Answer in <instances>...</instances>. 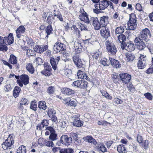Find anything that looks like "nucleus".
I'll list each match as a JSON object with an SVG mask.
<instances>
[{
  "instance_id": "1",
  "label": "nucleus",
  "mask_w": 153,
  "mask_h": 153,
  "mask_svg": "<svg viewBox=\"0 0 153 153\" xmlns=\"http://www.w3.org/2000/svg\"><path fill=\"white\" fill-rule=\"evenodd\" d=\"M151 36V35L149 30L147 28L143 29L140 33L138 34V37L135 38H140L141 40L148 42L149 39Z\"/></svg>"
},
{
  "instance_id": "2",
  "label": "nucleus",
  "mask_w": 153,
  "mask_h": 153,
  "mask_svg": "<svg viewBox=\"0 0 153 153\" xmlns=\"http://www.w3.org/2000/svg\"><path fill=\"white\" fill-rule=\"evenodd\" d=\"M129 17V20L128 23V29L130 30H135L137 25L136 16L134 13H131Z\"/></svg>"
},
{
  "instance_id": "3",
  "label": "nucleus",
  "mask_w": 153,
  "mask_h": 153,
  "mask_svg": "<svg viewBox=\"0 0 153 153\" xmlns=\"http://www.w3.org/2000/svg\"><path fill=\"white\" fill-rule=\"evenodd\" d=\"M108 6V1L106 0H103L99 2V4L94 5L95 9H94V12L96 13H100V10H104Z\"/></svg>"
},
{
  "instance_id": "4",
  "label": "nucleus",
  "mask_w": 153,
  "mask_h": 153,
  "mask_svg": "<svg viewBox=\"0 0 153 153\" xmlns=\"http://www.w3.org/2000/svg\"><path fill=\"white\" fill-rule=\"evenodd\" d=\"M137 65L139 69H142L146 66L148 61L147 57L146 55L140 54L138 59Z\"/></svg>"
},
{
  "instance_id": "5",
  "label": "nucleus",
  "mask_w": 153,
  "mask_h": 153,
  "mask_svg": "<svg viewBox=\"0 0 153 153\" xmlns=\"http://www.w3.org/2000/svg\"><path fill=\"white\" fill-rule=\"evenodd\" d=\"M106 48L108 53L111 55H115L117 51L115 45L110 41H107L105 43Z\"/></svg>"
},
{
  "instance_id": "6",
  "label": "nucleus",
  "mask_w": 153,
  "mask_h": 153,
  "mask_svg": "<svg viewBox=\"0 0 153 153\" xmlns=\"http://www.w3.org/2000/svg\"><path fill=\"white\" fill-rule=\"evenodd\" d=\"M14 143L13 137L11 135H10L1 145L3 149L4 150H6L11 148Z\"/></svg>"
},
{
  "instance_id": "7",
  "label": "nucleus",
  "mask_w": 153,
  "mask_h": 153,
  "mask_svg": "<svg viewBox=\"0 0 153 153\" xmlns=\"http://www.w3.org/2000/svg\"><path fill=\"white\" fill-rule=\"evenodd\" d=\"M65 49V45L64 44L58 42L55 43L53 46V52L55 53L60 52L62 53Z\"/></svg>"
},
{
  "instance_id": "8",
  "label": "nucleus",
  "mask_w": 153,
  "mask_h": 153,
  "mask_svg": "<svg viewBox=\"0 0 153 153\" xmlns=\"http://www.w3.org/2000/svg\"><path fill=\"white\" fill-rule=\"evenodd\" d=\"M20 79L17 80V83L21 87H23V84L26 85L29 83V77L27 75L22 74L20 76Z\"/></svg>"
},
{
  "instance_id": "9",
  "label": "nucleus",
  "mask_w": 153,
  "mask_h": 153,
  "mask_svg": "<svg viewBox=\"0 0 153 153\" xmlns=\"http://www.w3.org/2000/svg\"><path fill=\"white\" fill-rule=\"evenodd\" d=\"M44 69L41 72V73L46 76H49L51 74V67L49 63L45 62L44 64Z\"/></svg>"
},
{
  "instance_id": "10",
  "label": "nucleus",
  "mask_w": 153,
  "mask_h": 153,
  "mask_svg": "<svg viewBox=\"0 0 153 153\" xmlns=\"http://www.w3.org/2000/svg\"><path fill=\"white\" fill-rule=\"evenodd\" d=\"M94 27L95 30H97L100 29L101 27L100 22L97 17H90V23Z\"/></svg>"
},
{
  "instance_id": "11",
  "label": "nucleus",
  "mask_w": 153,
  "mask_h": 153,
  "mask_svg": "<svg viewBox=\"0 0 153 153\" xmlns=\"http://www.w3.org/2000/svg\"><path fill=\"white\" fill-rule=\"evenodd\" d=\"M88 82L83 80H77L74 82L72 84L73 86L78 87L80 88H84L87 87Z\"/></svg>"
},
{
  "instance_id": "12",
  "label": "nucleus",
  "mask_w": 153,
  "mask_h": 153,
  "mask_svg": "<svg viewBox=\"0 0 153 153\" xmlns=\"http://www.w3.org/2000/svg\"><path fill=\"white\" fill-rule=\"evenodd\" d=\"M134 42L136 44L137 47L140 50H143L146 47L145 43L143 40L140 39V38H135Z\"/></svg>"
},
{
  "instance_id": "13",
  "label": "nucleus",
  "mask_w": 153,
  "mask_h": 153,
  "mask_svg": "<svg viewBox=\"0 0 153 153\" xmlns=\"http://www.w3.org/2000/svg\"><path fill=\"white\" fill-rule=\"evenodd\" d=\"M102 28L100 30L101 36L105 39H107L110 36V30L108 27L106 26L101 27Z\"/></svg>"
},
{
  "instance_id": "14",
  "label": "nucleus",
  "mask_w": 153,
  "mask_h": 153,
  "mask_svg": "<svg viewBox=\"0 0 153 153\" xmlns=\"http://www.w3.org/2000/svg\"><path fill=\"white\" fill-rule=\"evenodd\" d=\"M76 53L74 55L73 58V61L77 67L81 68L83 64L81 59L79 58L78 53Z\"/></svg>"
},
{
  "instance_id": "15",
  "label": "nucleus",
  "mask_w": 153,
  "mask_h": 153,
  "mask_svg": "<svg viewBox=\"0 0 153 153\" xmlns=\"http://www.w3.org/2000/svg\"><path fill=\"white\" fill-rule=\"evenodd\" d=\"M119 75L123 82L125 84L128 83L131 80V76L128 74L123 73L120 74Z\"/></svg>"
},
{
  "instance_id": "16",
  "label": "nucleus",
  "mask_w": 153,
  "mask_h": 153,
  "mask_svg": "<svg viewBox=\"0 0 153 153\" xmlns=\"http://www.w3.org/2000/svg\"><path fill=\"white\" fill-rule=\"evenodd\" d=\"M121 48L122 49H125L128 51H132L135 49V46L131 41L123 44V45L121 46Z\"/></svg>"
},
{
  "instance_id": "17",
  "label": "nucleus",
  "mask_w": 153,
  "mask_h": 153,
  "mask_svg": "<svg viewBox=\"0 0 153 153\" xmlns=\"http://www.w3.org/2000/svg\"><path fill=\"white\" fill-rule=\"evenodd\" d=\"M60 58L59 56H58L55 58L51 57L50 59V61L51 64L52 66V68L54 71L57 69V65L58 62L60 59Z\"/></svg>"
},
{
  "instance_id": "18",
  "label": "nucleus",
  "mask_w": 153,
  "mask_h": 153,
  "mask_svg": "<svg viewBox=\"0 0 153 153\" xmlns=\"http://www.w3.org/2000/svg\"><path fill=\"white\" fill-rule=\"evenodd\" d=\"M72 138L71 137H68L67 135H62L60 138V141L62 142V144L65 145H68L71 143Z\"/></svg>"
},
{
  "instance_id": "19",
  "label": "nucleus",
  "mask_w": 153,
  "mask_h": 153,
  "mask_svg": "<svg viewBox=\"0 0 153 153\" xmlns=\"http://www.w3.org/2000/svg\"><path fill=\"white\" fill-rule=\"evenodd\" d=\"M25 29L24 26H20L16 31V34L17 37L18 38H22L23 36L22 35L25 32Z\"/></svg>"
},
{
  "instance_id": "20",
  "label": "nucleus",
  "mask_w": 153,
  "mask_h": 153,
  "mask_svg": "<svg viewBox=\"0 0 153 153\" xmlns=\"http://www.w3.org/2000/svg\"><path fill=\"white\" fill-rule=\"evenodd\" d=\"M48 46L47 45H36L34 48L35 51L37 53H41L47 50Z\"/></svg>"
},
{
  "instance_id": "21",
  "label": "nucleus",
  "mask_w": 153,
  "mask_h": 153,
  "mask_svg": "<svg viewBox=\"0 0 153 153\" xmlns=\"http://www.w3.org/2000/svg\"><path fill=\"white\" fill-rule=\"evenodd\" d=\"M47 130L50 131L51 132L49 138L52 140H56L57 135L55 133V131L52 127L49 126L46 128Z\"/></svg>"
},
{
  "instance_id": "22",
  "label": "nucleus",
  "mask_w": 153,
  "mask_h": 153,
  "mask_svg": "<svg viewBox=\"0 0 153 153\" xmlns=\"http://www.w3.org/2000/svg\"><path fill=\"white\" fill-rule=\"evenodd\" d=\"M109 59L110 63H111V65L113 67L117 68L120 67V65L117 60L111 58H109Z\"/></svg>"
},
{
  "instance_id": "23",
  "label": "nucleus",
  "mask_w": 153,
  "mask_h": 153,
  "mask_svg": "<svg viewBox=\"0 0 153 153\" xmlns=\"http://www.w3.org/2000/svg\"><path fill=\"white\" fill-rule=\"evenodd\" d=\"M6 43V45H9L12 44L14 42L13 34V33H10L7 37H5Z\"/></svg>"
},
{
  "instance_id": "24",
  "label": "nucleus",
  "mask_w": 153,
  "mask_h": 153,
  "mask_svg": "<svg viewBox=\"0 0 153 153\" xmlns=\"http://www.w3.org/2000/svg\"><path fill=\"white\" fill-rule=\"evenodd\" d=\"M75 52L76 53H79L82 51V46L80 43L76 42L74 43Z\"/></svg>"
},
{
  "instance_id": "25",
  "label": "nucleus",
  "mask_w": 153,
  "mask_h": 153,
  "mask_svg": "<svg viewBox=\"0 0 153 153\" xmlns=\"http://www.w3.org/2000/svg\"><path fill=\"white\" fill-rule=\"evenodd\" d=\"M108 16H103L100 18V22L101 27L106 26V24L108 22Z\"/></svg>"
},
{
  "instance_id": "26",
  "label": "nucleus",
  "mask_w": 153,
  "mask_h": 153,
  "mask_svg": "<svg viewBox=\"0 0 153 153\" xmlns=\"http://www.w3.org/2000/svg\"><path fill=\"white\" fill-rule=\"evenodd\" d=\"M61 92L63 94L68 95H71L74 93L73 90L70 89L65 88H64L61 89Z\"/></svg>"
},
{
  "instance_id": "27",
  "label": "nucleus",
  "mask_w": 153,
  "mask_h": 153,
  "mask_svg": "<svg viewBox=\"0 0 153 153\" xmlns=\"http://www.w3.org/2000/svg\"><path fill=\"white\" fill-rule=\"evenodd\" d=\"M126 61L128 62H131L134 59L135 56L134 54L131 53H127L126 54Z\"/></svg>"
},
{
  "instance_id": "28",
  "label": "nucleus",
  "mask_w": 153,
  "mask_h": 153,
  "mask_svg": "<svg viewBox=\"0 0 153 153\" xmlns=\"http://www.w3.org/2000/svg\"><path fill=\"white\" fill-rule=\"evenodd\" d=\"M118 39L119 41L121 43L122 45V46H123V44H125L126 43L125 42L126 40V36L123 34H121L118 37Z\"/></svg>"
},
{
  "instance_id": "29",
  "label": "nucleus",
  "mask_w": 153,
  "mask_h": 153,
  "mask_svg": "<svg viewBox=\"0 0 153 153\" xmlns=\"http://www.w3.org/2000/svg\"><path fill=\"white\" fill-rule=\"evenodd\" d=\"M85 140L87 141L89 143H91L94 145H96L97 142L91 136H88L84 137Z\"/></svg>"
},
{
  "instance_id": "30",
  "label": "nucleus",
  "mask_w": 153,
  "mask_h": 153,
  "mask_svg": "<svg viewBox=\"0 0 153 153\" xmlns=\"http://www.w3.org/2000/svg\"><path fill=\"white\" fill-rule=\"evenodd\" d=\"M53 15L54 19H55L56 17L57 19H58L61 22L64 21V19L62 16L59 11H58L56 13H53Z\"/></svg>"
},
{
  "instance_id": "31",
  "label": "nucleus",
  "mask_w": 153,
  "mask_h": 153,
  "mask_svg": "<svg viewBox=\"0 0 153 153\" xmlns=\"http://www.w3.org/2000/svg\"><path fill=\"white\" fill-rule=\"evenodd\" d=\"M45 31L47 34V36H46L45 38L48 37V35L53 33V29L51 25H48L45 29Z\"/></svg>"
},
{
  "instance_id": "32",
  "label": "nucleus",
  "mask_w": 153,
  "mask_h": 153,
  "mask_svg": "<svg viewBox=\"0 0 153 153\" xmlns=\"http://www.w3.org/2000/svg\"><path fill=\"white\" fill-rule=\"evenodd\" d=\"M117 151L120 153H126L127 152L126 148L123 145H120L118 146Z\"/></svg>"
},
{
  "instance_id": "33",
  "label": "nucleus",
  "mask_w": 153,
  "mask_h": 153,
  "mask_svg": "<svg viewBox=\"0 0 153 153\" xmlns=\"http://www.w3.org/2000/svg\"><path fill=\"white\" fill-rule=\"evenodd\" d=\"M9 61L10 63L13 64H16L17 62L16 57L13 54L10 55Z\"/></svg>"
},
{
  "instance_id": "34",
  "label": "nucleus",
  "mask_w": 153,
  "mask_h": 153,
  "mask_svg": "<svg viewBox=\"0 0 153 153\" xmlns=\"http://www.w3.org/2000/svg\"><path fill=\"white\" fill-rule=\"evenodd\" d=\"M101 54L99 50H97L91 53V55L93 58L97 59Z\"/></svg>"
},
{
  "instance_id": "35",
  "label": "nucleus",
  "mask_w": 153,
  "mask_h": 153,
  "mask_svg": "<svg viewBox=\"0 0 153 153\" xmlns=\"http://www.w3.org/2000/svg\"><path fill=\"white\" fill-rule=\"evenodd\" d=\"M26 146L23 145L19 147L16 151V153H26Z\"/></svg>"
},
{
  "instance_id": "36",
  "label": "nucleus",
  "mask_w": 153,
  "mask_h": 153,
  "mask_svg": "<svg viewBox=\"0 0 153 153\" xmlns=\"http://www.w3.org/2000/svg\"><path fill=\"white\" fill-rule=\"evenodd\" d=\"M26 68L27 71L31 74L33 73L34 70L32 64L28 63L26 65Z\"/></svg>"
},
{
  "instance_id": "37",
  "label": "nucleus",
  "mask_w": 153,
  "mask_h": 153,
  "mask_svg": "<svg viewBox=\"0 0 153 153\" xmlns=\"http://www.w3.org/2000/svg\"><path fill=\"white\" fill-rule=\"evenodd\" d=\"M21 90L20 88L18 86H16L13 90V95L15 98L17 97L19 95Z\"/></svg>"
},
{
  "instance_id": "38",
  "label": "nucleus",
  "mask_w": 153,
  "mask_h": 153,
  "mask_svg": "<svg viewBox=\"0 0 153 153\" xmlns=\"http://www.w3.org/2000/svg\"><path fill=\"white\" fill-rule=\"evenodd\" d=\"M38 107L40 109L45 110L47 108V107L46 105L45 102L44 101H42L39 102Z\"/></svg>"
},
{
  "instance_id": "39",
  "label": "nucleus",
  "mask_w": 153,
  "mask_h": 153,
  "mask_svg": "<svg viewBox=\"0 0 153 153\" xmlns=\"http://www.w3.org/2000/svg\"><path fill=\"white\" fill-rule=\"evenodd\" d=\"M124 28L122 26L117 27L115 30V34H121L124 32Z\"/></svg>"
},
{
  "instance_id": "40",
  "label": "nucleus",
  "mask_w": 153,
  "mask_h": 153,
  "mask_svg": "<svg viewBox=\"0 0 153 153\" xmlns=\"http://www.w3.org/2000/svg\"><path fill=\"white\" fill-rule=\"evenodd\" d=\"M101 64L104 66H108L110 64V60L105 58H103L100 60Z\"/></svg>"
},
{
  "instance_id": "41",
  "label": "nucleus",
  "mask_w": 153,
  "mask_h": 153,
  "mask_svg": "<svg viewBox=\"0 0 153 153\" xmlns=\"http://www.w3.org/2000/svg\"><path fill=\"white\" fill-rule=\"evenodd\" d=\"M137 146L135 144L132 145H129L128 148H127L128 151L131 152H135L137 149Z\"/></svg>"
},
{
  "instance_id": "42",
  "label": "nucleus",
  "mask_w": 153,
  "mask_h": 153,
  "mask_svg": "<svg viewBox=\"0 0 153 153\" xmlns=\"http://www.w3.org/2000/svg\"><path fill=\"white\" fill-rule=\"evenodd\" d=\"M48 117L54 115L56 114V111L53 108H48L47 111Z\"/></svg>"
},
{
  "instance_id": "43",
  "label": "nucleus",
  "mask_w": 153,
  "mask_h": 153,
  "mask_svg": "<svg viewBox=\"0 0 153 153\" xmlns=\"http://www.w3.org/2000/svg\"><path fill=\"white\" fill-rule=\"evenodd\" d=\"M79 120H77L76 121H74L73 122L74 125L76 127H79L82 126L83 122L82 121H81L79 120Z\"/></svg>"
},
{
  "instance_id": "44",
  "label": "nucleus",
  "mask_w": 153,
  "mask_h": 153,
  "mask_svg": "<svg viewBox=\"0 0 153 153\" xmlns=\"http://www.w3.org/2000/svg\"><path fill=\"white\" fill-rule=\"evenodd\" d=\"M97 148L99 151H101L103 152L107 151V149L104 145H99L98 146Z\"/></svg>"
},
{
  "instance_id": "45",
  "label": "nucleus",
  "mask_w": 153,
  "mask_h": 153,
  "mask_svg": "<svg viewBox=\"0 0 153 153\" xmlns=\"http://www.w3.org/2000/svg\"><path fill=\"white\" fill-rule=\"evenodd\" d=\"M55 89L54 86H51L49 87L47 89V92L50 94H53L55 91Z\"/></svg>"
},
{
  "instance_id": "46",
  "label": "nucleus",
  "mask_w": 153,
  "mask_h": 153,
  "mask_svg": "<svg viewBox=\"0 0 153 153\" xmlns=\"http://www.w3.org/2000/svg\"><path fill=\"white\" fill-rule=\"evenodd\" d=\"M71 70L66 69L62 71V75L64 76H69V75L71 74Z\"/></svg>"
},
{
  "instance_id": "47",
  "label": "nucleus",
  "mask_w": 153,
  "mask_h": 153,
  "mask_svg": "<svg viewBox=\"0 0 153 153\" xmlns=\"http://www.w3.org/2000/svg\"><path fill=\"white\" fill-rule=\"evenodd\" d=\"M85 74V73L81 70H79L78 71L77 76L78 78L83 79Z\"/></svg>"
},
{
  "instance_id": "48",
  "label": "nucleus",
  "mask_w": 153,
  "mask_h": 153,
  "mask_svg": "<svg viewBox=\"0 0 153 153\" xmlns=\"http://www.w3.org/2000/svg\"><path fill=\"white\" fill-rule=\"evenodd\" d=\"M37 108V102L35 101L31 102L30 104V108L33 110L36 111Z\"/></svg>"
},
{
  "instance_id": "49",
  "label": "nucleus",
  "mask_w": 153,
  "mask_h": 153,
  "mask_svg": "<svg viewBox=\"0 0 153 153\" xmlns=\"http://www.w3.org/2000/svg\"><path fill=\"white\" fill-rule=\"evenodd\" d=\"M73 150L72 149H62L61 153H73Z\"/></svg>"
},
{
  "instance_id": "50",
  "label": "nucleus",
  "mask_w": 153,
  "mask_h": 153,
  "mask_svg": "<svg viewBox=\"0 0 153 153\" xmlns=\"http://www.w3.org/2000/svg\"><path fill=\"white\" fill-rule=\"evenodd\" d=\"M52 14L49 13L48 14V16L46 21V22L48 23L51 25L52 23L53 20L54 19V17H52Z\"/></svg>"
},
{
  "instance_id": "51",
  "label": "nucleus",
  "mask_w": 153,
  "mask_h": 153,
  "mask_svg": "<svg viewBox=\"0 0 153 153\" xmlns=\"http://www.w3.org/2000/svg\"><path fill=\"white\" fill-rule=\"evenodd\" d=\"M43 144L45 145L48 147H53L54 145L53 142L51 141L45 140L43 142Z\"/></svg>"
},
{
  "instance_id": "52",
  "label": "nucleus",
  "mask_w": 153,
  "mask_h": 153,
  "mask_svg": "<svg viewBox=\"0 0 153 153\" xmlns=\"http://www.w3.org/2000/svg\"><path fill=\"white\" fill-rule=\"evenodd\" d=\"M100 91L103 96L105 97L106 98L108 99H112V97L110 96L106 91L103 90L101 91Z\"/></svg>"
},
{
  "instance_id": "53",
  "label": "nucleus",
  "mask_w": 153,
  "mask_h": 153,
  "mask_svg": "<svg viewBox=\"0 0 153 153\" xmlns=\"http://www.w3.org/2000/svg\"><path fill=\"white\" fill-rule=\"evenodd\" d=\"M111 77L112 79L115 83L117 82L118 77L117 74L115 73L111 75Z\"/></svg>"
},
{
  "instance_id": "54",
  "label": "nucleus",
  "mask_w": 153,
  "mask_h": 153,
  "mask_svg": "<svg viewBox=\"0 0 153 153\" xmlns=\"http://www.w3.org/2000/svg\"><path fill=\"white\" fill-rule=\"evenodd\" d=\"M62 149L59 147H54L52 149V151L54 153H61Z\"/></svg>"
},
{
  "instance_id": "55",
  "label": "nucleus",
  "mask_w": 153,
  "mask_h": 153,
  "mask_svg": "<svg viewBox=\"0 0 153 153\" xmlns=\"http://www.w3.org/2000/svg\"><path fill=\"white\" fill-rule=\"evenodd\" d=\"M142 146L144 149H147L149 147V141L147 140H145L142 142Z\"/></svg>"
},
{
  "instance_id": "56",
  "label": "nucleus",
  "mask_w": 153,
  "mask_h": 153,
  "mask_svg": "<svg viewBox=\"0 0 153 153\" xmlns=\"http://www.w3.org/2000/svg\"><path fill=\"white\" fill-rule=\"evenodd\" d=\"M144 95L147 99L151 100H152L153 96L149 92L144 94Z\"/></svg>"
},
{
  "instance_id": "57",
  "label": "nucleus",
  "mask_w": 153,
  "mask_h": 153,
  "mask_svg": "<svg viewBox=\"0 0 153 153\" xmlns=\"http://www.w3.org/2000/svg\"><path fill=\"white\" fill-rule=\"evenodd\" d=\"M20 102V105H27L29 103V101L25 98H22Z\"/></svg>"
},
{
  "instance_id": "58",
  "label": "nucleus",
  "mask_w": 153,
  "mask_h": 153,
  "mask_svg": "<svg viewBox=\"0 0 153 153\" xmlns=\"http://www.w3.org/2000/svg\"><path fill=\"white\" fill-rule=\"evenodd\" d=\"M83 22H85L89 24L90 22V18L89 19L88 17V16L85 12V15L84 19H83Z\"/></svg>"
},
{
  "instance_id": "59",
  "label": "nucleus",
  "mask_w": 153,
  "mask_h": 153,
  "mask_svg": "<svg viewBox=\"0 0 153 153\" xmlns=\"http://www.w3.org/2000/svg\"><path fill=\"white\" fill-rule=\"evenodd\" d=\"M59 125L62 128H66L67 124L66 122L63 121H61L59 123Z\"/></svg>"
},
{
  "instance_id": "60",
  "label": "nucleus",
  "mask_w": 153,
  "mask_h": 153,
  "mask_svg": "<svg viewBox=\"0 0 153 153\" xmlns=\"http://www.w3.org/2000/svg\"><path fill=\"white\" fill-rule=\"evenodd\" d=\"M68 105L75 107L76 106L77 104L75 101L72 100H70V99L69 103H68Z\"/></svg>"
},
{
  "instance_id": "61",
  "label": "nucleus",
  "mask_w": 153,
  "mask_h": 153,
  "mask_svg": "<svg viewBox=\"0 0 153 153\" xmlns=\"http://www.w3.org/2000/svg\"><path fill=\"white\" fill-rule=\"evenodd\" d=\"M7 49V47L6 45H0V51H6Z\"/></svg>"
},
{
  "instance_id": "62",
  "label": "nucleus",
  "mask_w": 153,
  "mask_h": 153,
  "mask_svg": "<svg viewBox=\"0 0 153 153\" xmlns=\"http://www.w3.org/2000/svg\"><path fill=\"white\" fill-rule=\"evenodd\" d=\"M26 40L27 43V44L32 46L34 44V42L32 39H30L29 38H27L26 39Z\"/></svg>"
},
{
  "instance_id": "63",
  "label": "nucleus",
  "mask_w": 153,
  "mask_h": 153,
  "mask_svg": "<svg viewBox=\"0 0 153 153\" xmlns=\"http://www.w3.org/2000/svg\"><path fill=\"white\" fill-rule=\"evenodd\" d=\"M72 28L76 32V33L77 34V36L79 37L80 36V31L76 26L73 25L72 26Z\"/></svg>"
},
{
  "instance_id": "64",
  "label": "nucleus",
  "mask_w": 153,
  "mask_h": 153,
  "mask_svg": "<svg viewBox=\"0 0 153 153\" xmlns=\"http://www.w3.org/2000/svg\"><path fill=\"white\" fill-rule=\"evenodd\" d=\"M137 141L139 143H142L143 141L142 137L139 134H138L137 137Z\"/></svg>"
}]
</instances>
